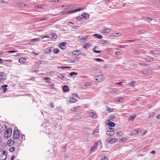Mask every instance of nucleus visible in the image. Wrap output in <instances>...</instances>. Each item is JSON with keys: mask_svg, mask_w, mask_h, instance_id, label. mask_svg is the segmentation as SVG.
Wrapping results in <instances>:
<instances>
[{"mask_svg": "<svg viewBox=\"0 0 160 160\" xmlns=\"http://www.w3.org/2000/svg\"><path fill=\"white\" fill-rule=\"evenodd\" d=\"M88 37V36L87 35H85L84 36L82 37L81 36H79L78 37V38H79L80 41L83 42V41L82 40H85L87 39Z\"/></svg>", "mask_w": 160, "mask_h": 160, "instance_id": "16", "label": "nucleus"}, {"mask_svg": "<svg viewBox=\"0 0 160 160\" xmlns=\"http://www.w3.org/2000/svg\"><path fill=\"white\" fill-rule=\"evenodd\" d=\"M5 79V73L0 72V82H2Z\"/></svg>", "mask_w": 160, "mask_h": 160, "instance_id": "9", "label": "nucleus"}, {"mask_svg": "<svg viewBox=\"0 0 160 160\" xmlns=\"http://www.w3.org/2000/svg\"><path fill=\"white\" fill-rule=\"evenodd\" d=\"M139 53H140L139 52V51L138 50H135L133 51V54L134 55H137L139 54Z\"/></svg>", "mask_w": 160, "mask_h": 160, "instance_id": "34", "label": "nucleus"}, {"mask_svg": "<svg viewBox=\"0 0 160 160\" xmlns=\"http://www.w3.org/2000/svg\"><path fill=\"white\" fill-rule=\"evenodd\" d=\"M63 89L64 92H67L68 90V86L65 85L63 88Z\"/></svg>", "mask_w": 160, "mask_h": 160, "instance_id": "32", "label": "nucleus"}, {"mask_svg": "<svg viewBox=\"0 0 160 160\" xmlns=\"http://www.w3.org/2000/svg\"><path fill=\"white\" fill-rule=\"evenodd\" d=\"M93 36L95 37H96L99 39H101L102 37V35L98 34H94Z\"/></svg>", "mask_w": 160, "mask_h": 160, "instance_id": "30", "label": "nucleus"}, {"mask_svg": "<svg viewBox=\"0 0 160 160\" xmlns=\"http://www.w3.org/2000/svg\"><path fill=\"white\" fill-rule=\"evenodd\" d=\"M139 131V129H136L135 130V131H134V132H135V133H134V135H135L138 134Z\"/></svg>", "mask_w": 160, "mask_h": 160, "instance_id": "49", "label": "nucleus"}, {"mask_svg": "<svg viewBox=\"0 0 160 160\" xmlns=\"http://www.w3.org/2000/svg\"><path fill=\"white\" fill-rule=\"evenodd\" d=\"M136 115L133 116H130L129 118V120H133L134 119H135V118L136 117Z\"/></svg>", "mask_w": 160, "mask_h": 160, "instance_id": "39", "label": "nucleus"}, {"mask_svg": "<svg viewBox=\"0 0 160 160\" xmlns=\"http://www.w3.org/2000/svg\"><path fill=\"white\" fill-rule=\"evenodd\" d=\"M52 47H48L45 50V52L46 53H49L52 52L51 49Z\"/></svg>", "mask_w": 160, "mask_h": 160, "instance_id": "15", "label": "nucleus"}, {"mask_svg": "<svg viewBox=\"0 0 160 160\" xmlns=\"http://www.w3.org/2000/svg\"><path fill=\"white\" fill-rule=\"evenodd\" d=\"M66 44V43L65 42H63L62 43H59L58 45V46L61 49L64 50L66 48L65 45Z\"/></svg>", "mask_w": 160, "mask_h": 160, "instance_id": "8", "label": "nucleus"}, {"mask_svg": "<svg viewBox=\"0 0 160 160\" xmlns=\"http://www.w3.org/2000/svg\"><path fill=\"white\" fill-rule=\"evenodd\" d=\"M50 38V37L49 35L48 34L47 35H46L44 37H42V38L43 39L44 38Z\"/></svg>", "mask_w": 160, "mask_h": 160, "instance_id": "56", "label": "nucleus"}, {"mask_svg": "<svg viewBox=\"0 0 160 160\" xmlns=\"http://www.w3.org/2000/svg\"><path fill=\"white\" fill-rule=\"evenodd\" d=\"M7 87L8 85H2V88L3 89V92L5 93L7 90Z\"/></svg>", "mask_w": 160, "mask_h": 160, "instance_id": "24", "label": "nucleus"}, {"mask_svg": "<svg viewBox=\"0 0 160 160\" xmlns=\"http://www.w3.org/2000/svg\"><path fill=\"white\" fill-rule=\"evenodd\" d=\"M53 52L55 54L58 53L59 52L58 49L56 48L53 50Z\"/></svg>", "mask_w": 160, "mask_h": 160, "instance_id": "41", "label": "nucleus"}, {"mask_svg": "<svg viewBox=\"0 0 160 160\" xmlns=\"http://www.w3.org/2000/svg\"><path fill=\"white\" fill-rule=\"evenodd\" d=\"M101 160H108V159L107 157L104 156L102 158Z\"/></svg>", "mask_w": 160, "mask_h": 160, "instance_id": "46", "label": "nucleus"}, {"mask_svg": "<svg viewBox=\"0 0 160 160\" xmlns=\"http://www.w3.org/2000/svg\"><path fill=\"white\" fill-rule=\"evenodd\" d=\"M70 102L74 103L76 102L77 100L76 99L74 98H71L70 99Z\"/></svg>", "mask_w": 160, "mask_h": 160, "instance_id": "37", "label": "nucleus"}, {"mask_svg": "<svg viewBox=\"0 0 160 160\" xmlns=\"http://www.w3.org/2000/svg\"><path fill=\"white\" fill-rule=\"evenodd\" d=\"M71 67H67V66H65V67H61V68L62 69H64L65 68H71Z\"/></svg>", "mask_w": 160, "mask_h": 160, "instance_id": "55", "label": "nucleus"}, {"mask_svg": "<svg viewBox=\"0 0 160 160\" xmlns=\"http://www.w3.org/2000/svg\"><path fill=\"white\" fill-rule=\"evenodd\" d=\"M108 67V65H107V64H105L104 66H103V68H104V69H106Z\"/></svg>", "mask_w": 160, "mask_h": 160, "instance_id": "61", "label": "nucleus"}, {"mask_svg": "<svg viewBox=\"0 0 160 160\" xmlns=\"http://www.w3.org/2000/svg\"><path fill=\"white\" fill-rule=\"evenodd\" d=\"M107 110L108 111V112H111L113 111V109H111L109 107H108L107 108Z\"/></svg>", "mask_w": 160, "mask_h": 160, "instance_id": "43", "label": "nucleus"}, {"mask_svg": "<svg viewBox=\"0 0 160 160\" xmlns=\"http://www.w3.org/2000/svg\"><path fill=\"white\" fill-rule=\"evenodd\" d=\"M43 79H44V80L47 81L48 80H50V78H49V77H48V78H44Z\"/></svg>", "mask_w": 160, "mask_h": 160, "instance_id": "60", "label": "nucleus"}, {"mask_svg": "<svg viewBox=\"0 0 160 160\" xmlns=\"http://www.w3.org/2000/svg\"><path fill=\"white\" fill-rule=\"evenodd\" d=\"M32 54H34V55L35 56H36V55H38V53H35V52H32Z\"/></svg>", "mask_w": 160, "mask_h": 160, "instance_id": "62", "label": "nucleus"}, {"mask_svg": "<svg viewBox=\"0 0 160 160\" xmlns=\"http://www.w3.org/2000/svg\"><path fill=\"white\" fill-rule=\"evenodd\" d=\"M39 40V38H34L31 41H38Z\"/></svg>", "mask_w": 160, "mask_h": 160, "instance_id": "59", "label": "nucleus"}, {"mask_svg": "<svg viewBox=\"0 0 160 160\" xmlns=\"http://www.w3.org/2000/svg\"><path fill=\"white\" fill-rule=\"evenodd\" d=\"M13 144L14 142L11 139H9L8 141L7 144L9 146H11Z\"/></svg>", "mask_w": 160, "mask_h": 160, "instance_id": "26", "label": "nucleus"}, {"mask_svg": "<svg viewBox=\"0 0 160 160\" xmlns=\"http://www.w3.org/2000/svg\"><path fill=\"white\" fill-rule=\"evenodd\" d=\"M123 100V98L122 97H120L118 98H116L115 101L116 102H120Z\"/></svg>", "mask_w": 160, "mask_h": 160, "instance_id": "29", "label": "nucleus"}, {"mask_svg": "<svg viewBox=\"0 0 160 160\" xmlns=\"http://www.w3.org/2000/svg\"><path fill=\"white\" fill-rule=\"evenodd\" d=\"M154 58L152 57H148L147 58H145V61L147 62H152L154 61Z\"/></svg>", "mask_w": 160, "mask_h": 160, "instance_id": "18", "label": "nucleus"}, {"mask_svg": "<svg viewBox=\"0 0 160 160\" xmlns=\"http://www.w3.org/2000/svg\"><path fill=\"white\" fill-rule=\"evenodd\" d=\"M111 31L110 29L108 28H105L102 29V33L103 34H107L109 33Z\"/></svg>", "mask_w": 160, "mask_h": 160, "instance_id": "11", "label": "nucleus"}, {"mask_svg": "<svg viewBox=\"0 0 160 160\" xmlns=\"http://www.w3.org/2000/svg\"><path fill=\"white\" fill-rule=\"evenodd\" d=\"M90 85V84L89 82H86L85 84V86H89Z\"/></svg>", "mask_w": 160, "mask_h": 160, "instance_id": "54", "label": "nucleus"}, {"mask_svg": "<svg viewBox=\"0 0 160 160\" xmlns=\"http://www.w3.org/2000/svg\"><path fill=\"white\" fill-rule=\"evenodd\" d=\"M50 34L52 36L51 38L52 39H56L57 38V35L54 33H51Z\"/></svg>", "mask_w": 160, "mask_h": 160, "instance_id": "27", "label": "nucleus"}, {"mask_svg": "<svg viewBox=\"0 0 160 160\" xmlns=\"http://www.w3.org/2000/svg\"><path fill=\"white\" fill-rule=\"evenodd\" d=\"M149 53L154 55H160V51L158 50H151L149 52Z\"/></svg>", "mask_w": 160, "mask_h": 160, "instance_id": "7", "label": "nucleus"}, {"mask_svg": "<svg viewBox=\"0 0 160 160\" xmlns=\"http://www.w3.org/2000/svg\"><path fill=\"white\" fill-rule=\"evenodd\" d=\"M72 6L71 5H68L65 6H62V7L64 8V9H67L72 8Z\"/></svg>", "mask_w": 160, "mask_h": 160, "instance_id": "22", "label": "nucleus"}, {"mask_svg": "<svg viewBox=\"0 0 160 160\" xmlns=\"http://www.w3.org/2000/svg\"><path fill=\"white\" fill-rule=\"evenodd\" d=\"M116 84L118 85H122V82H119L116 83Z\"/></svg>", "mask_w": 160, "mask_h": 160, "instance_id": "63", "label": "nucleus"}, {"mask_svg": "<svg viewBox=\"0 0 160 160\" xmlns=\"http://www.w3.org/2000/svg\"><path fill=\"white\" fill-rule=\"evenodd\" d=\"M118 141L117 138H113L111 139L108 141V142L110 143H113L116 142Z\"/></svg>", "mask_w": 160, "mask_h": 160, "instance_id": "28", "label": "nucleus"}, {"mask_svg": "<svg viewBox=\"0 0 160 160\" xmlns=\"http://www.w3.org/2000/svg\"><path fill=\"white\" fill-rule=\"evenodd\" d=\"M99 143H100V144H101V140H100L99 141L96 142L94 143V146L91 148V152L94 151V149L97 148L98 145Z\"/></svg>", "mask_w": 160, "mask_h": 160, "instance_id": "5", "label": "nucleus"}, {"mask_svg": "<svg viewBox=\"0 0 160 160\" xmlns=\"http://www.w3.org/2000/svg\"><path fill=\"white\" fill-rule=\"evenodd\" d=\"M27 59L25 58H21L19 59L18 61L20 63L24 64L26 62Z\"/></svg>", "mask_w": 160, "mask_h": 160, "instance_id": "13", "label": "nucleus"}, {"mask_svg": "<svg viewBox=\"0 0 160 160\" xmlns=\"http://www.w3.org/2000/svg\"><path fill=\"white\" fill-rule=\"evenodd\" d=\"M127 140V138H122L121 139V141L123 142L126 141Z\"/></svg>", "mask_w": 160, "mask_h": 160, "instance_id": "57", "label": "nucleus"}, {"mask_svg": "<svg viewBox=\"0 0 160 160\" xmlns=\"http://www.w3.org/2000/svg\"><path fill=\"white\" fill-rule=\"evenodd\" d=\"M136 83V81H132L131 82L129 83L130 84L131 86L133 88H134L135 87V85L134 84Z\"/></svg>", "mask_w": 160, "mask_h": 160, "instance_id": "31", "label": "nucleus"}, {"mask_svg": "<svg viewBox=\"0 0 160 160\" xmlns=\"http://www.w3.org/2000/svg\"><path fill=\"white\" fill-rule=\"evenodd\" d=\"M90 115L92 116V118H95L97 117V115L95 114L93 112H91Z\"/></svg>", "mask_w": 160, "mask_h": 160, "instance_id": "35", "label": "nucleus"}, {"mask_svg": "<svg viewBox=\"0 0 160 160\" xmlns=\"http://www.w3.org/2000/svg\"><path fill=\"white\" fill-rule=\"evenodd\" d=\"M77 20L79 21H81L83 20V18L80 17H77L76 18Z\"/></svg>", "mask_w": 160, "mask_h": 160, "instance_id": "44", "label": "nucleus"}, {"mask_svg": "<svg viewBox=\"0 0 160 160\" xmlns=\"http://www.w3.org/2000/svg\"><path fill=\"white\" fill-rule=\"evenodd\" d=\"M84 9H85V8H78V9H76L75 10H73L69 11L68 12H67L66 11L64 10L61 12L60 14L62 15H64V14H66L67 13H73V12H77L79 11H81L82 10H84Z\"/></svg>", "mask_w": 160, "mask_h": 160, "instance_id": "1", "label": "nucleus"}, {"mask_svg": "<svg viewBox=\"0 0 160 160\" xmlns=\"http://www.w3.org/2000/svg\"><path fill=\"white\" fill-rule=\"evenodd\" d=\"M150 69H145L141 71L143 75H147L149 73Z\"/></svg>", "mask_w": 160, "mask_h": 160, "instance_id": "14", "label": "nucleus"}, {"mask_svg": "<svg viewBox=\"0 0 160 160\" xmlns=\"http://www.w3.org/2000/svg\"><path fill=\"white\" fill-rule=\"evenodd\" d=\"M81 107L78 106L71 109L72 111H73L77 112L80 109Z\"/></svg>", "mask_w": 160, "mask_h": 160, "instance_id": "19", "label": "nucleus"}, {"mask_svg": "<svg viewBox=\"0 0 160 160\" xmlns=\"http://www.w3.org/2000/svg\"><path fill=\"white\" fill-rule=\"evenodd\" d=\"M103 78L102 75H98L96 77V80L98 82H101L103 80Z\"/></svg>", "mask_w": 160, "mask_h": 160, "instance_id": "6", "label": "nucleus"}, {"mask_svg": "<svg viewBox=\"0 0 160 160\" xmlns=\"http://www.w3.org/2000/svg\"><path fill=\"white\" fill-rule=\"evenodd\" d=\"M114 134V132L113 131H108L107 132V134L109 136H112Z\"/></svg>", "mask_w": 160, "mask_h": 160, "instance_id": "23", "label": "nucleus"}, {"mask_svg": "<svg viewBox=\"0 0 160 160\" xmlns=\"http://www.w3.org/2000/svg\"><path fill=\"white\" fill-rule=\"evenodd\" d=\"M47 18H43L42 19H41L40 20V21H43V20H47Z\"/></svg>", "mask_w": 160, "mask_h": 160, "instance_id": "64", "label": "nucleus"}, {"mask_svg": "<svg viewBox=\"0 0 160 160\" xmlns=\"http://www.w3.org/2000/svg\"><path fill=\"white\" fill-rule=\"evenodd\" d=\"M81 16L86 19H88L89 17L88 14L87 13H84L82 14Z\"/></svg>", "mask_w": 160, "mask_h": 160, "instance_id": "20", "label": "nucleus"}, {"mask_svg": "<svg viewBox=\"0 0 160 160\" xmlns=\"http://www.w3.org/2000/svg\"><path fill=\"white\" fill-rule=\"evenodd\" d=\"M123 133L122 132H119L117 133L116 135L117 136L119 137H121L122 135H123Z\"/></svg>", "mask_w": 160, "mask_h": 160, "instance_id": "36", "label": "nucleus"}, {"mask_svg": "<svg viewBox=\"0 0 160 160\" xmlns=\"http://www.w3.org/2000/svg\"><path fill=\"white\" fill-rule=\"evenodd\" d=\"M16 5L17 7H21L23 8L27 5V4L25 3H24L23 2H18L16 4Z\"/></svg>", "mask_w": 160, "mask_h": 160, "instance_id": "10", "label": "nucleus"}, {"mask_svg": "<svg viewBox=\"0 0 160 160\" xmlns=\"http://www.w3.org/2000/svg\"><path fill=\"white\" fill-rule=\"evenodd\" d=\"M98 130H94L93 131L92 134L93 135H94L95 134L98 133Z\"/></svg>", "mask_w": 160, "mask_h": 160, "instance_id": "48", "label": "nucleus"}, {"mask_svg": "<svg viewBox=\"0 0 160 160\" xmlns=\"http://www.w3.org/2000/svg\"><path fill=\"white\" fill-rule=\"evenodd\" d=\"M115 118V116L114 115L112 114L109 117L110 119L107 120L108 122H111L110 120L113 119Z\"/></svg>", "mask_w": 160, "mask_h": 160, "instance_id": "33", "label": "nucleus"}, {"mask_svg": "<svg viewBox=\"0 0 160 160\" xmlns=\"http://www.w3.org/2000/svg\"><path fill=\"white\" fill-rule=\"evenodd\" d=\"M50 2H52L55 3L59 2V0H50Z\"/></svg>", "mask_w": 160, "mask_h": 160, "instance_id": "51", "label": "nucleus"}, {"mask_svg": "<svg viewBox=\"0 0 160 160\" xmlns=\"http://www.w3.org/2000/svg\"><path fill=\"white\" fill-rule=\"evenodd\" d=\"M139 64L140 65H143L144 66H148L149 65L148 64H144L143 63H139Z\"/></svg>", "mask_w": 160, "mask_h": 160, "instance_id": "53", "label": "nucleus"}, {"mask_svg": "<svg viewBox=\"0 0 160 160\" xmlns=\"http://www.w3.org/2000/svg\"><path fill=\"white\" fill-rule=\"evenodd\" d=\"M78 74L77 72H71L70 73L69 75L70 76H72L74 75H77Z\"/></svg>", "mask_w": 160, "mask_h": 160, "instance_id": "38", "label": "nucleus"}, {"mask_svg": "<svg viewBox=\"0 0 160 160\" xmlns=\"http://www.w3.org/2000/svg\"><path fill=\"white\" fill-rule=\"evenodd\" d=\"M12 0H0V3H8Z\"/></svg>", "mask_w": 160, "mask_h": 160, "instance_id": "25", "label": "nucleus"}, {"mask_svg": "<svg viewBox=\"0 0 160 160\" xmlns=\"http://www.w3.org/2000/svg\"><path fill=\"white\" fill-rule=\"evenodd\" d=\"M17 51H7V53H14L17 52Z\"/></svg>", "mask_w": 160, "mask_h": 160, "instance_id": "50", "label": "nucleus"}, {"mask_svg": "<svg viewBox=\"0 0 160 160\" xmlns=\"http://www.w3.org/2000/svg\"><path fill=\"white\" fill-rule=\"evenodd\" d=\"M72 54L75 55H79L82 54V52L80 50H75L73 52Z\"/></svg>", "mask_w": 160, "mask_h": 160, "instance_id": "12", "label": "nucleus"}, {"mask_svg": "<svg viewBox=\"0 0 160 160\" xmlns=\"http://www.w3.org/2000/svg\"><path fill=\"white\" fill-rule=\"evenodd\" d=\"M13 137L15 139H18L19 137V130H16L14 131Z\"/></svg>", "mask_w": 160, "mask_h": 160, "instance_id": "4", "label": "nucleus"}, {"mask_svg": "<svg viewBox=\"0 0 160 160\" xmlns=\"http://www.w3.org/2000/svg\"><path fill=\"white\" fill-rule=\"evenodd\" d=\"M15 150V148L14 147H11L9 148V151L10 152H13Z\"/></svg>", "mask_w": 160, "mask_h": 160, "instance_id": "45", "label": "nucleus"}, {"mask_svg": "<svg viewBox=\"0 0 160 160\" xmlns=\"http://www.w3.org/2000/svg\"><path fill=\"white\" fill-rule=\"evenodd\" d=\"M12 130L11 128H8L5 131L4 134V137L5 138H9L11 135Z\"/></svg>", "mask_w": 160, "mask_h": 160, "instance_id": "2", "label": "nucleus"}, {"mask_svg": "<svg viewBox=\"0 0 160 160\" xmlns=\"http://www.w3.org/2000/svg\"><path fill=\"white\" fill-rule=\"evenodd\" d=\"M43 6L42 5H41L40 6L38 5H37L35 6V8L36 9L40 8H43Z\"/></svg>", "mask_w": 160, "mask_h": 160, "instance_id": "40", "label": "nucleus"}, {"mask_svg": "<svg viewBox=\"0 0 160 160\" xmlns=\"http://www.w3.org/2000/svg\"><path fill=\"white\" fill-rule=\"evenodd\" d=\"M93 52L97 53H100L101 52V51L100 50L97 51L95 48H94L93 49Z\"/></svg>", "mask_w": 160, "mask_h": 160, "instance_id": "42", "label": "nucleus"}, {"mask_svg": "<svg viewBox=\"0 0 160 160\" xmlns=\"http://www.w3.org/2000/svg\"><path fill=\"white\" fill-rule=\"evenodd\" d=\"M106 124L110 127H114L115 125V123L111 122H108V123H107Z\"/></svg>", "mask_w": 160, "mask_h": 160, "instance_id": "21", "label": "nucleus"}, {"mask_svg": "<svg viewBox=\"0 0 160 160\" xmlns=\"http://www.w3.org/2000/svg\"><path fill=\"white\" fill-rule=\"evenodd\" d=\"M91 46V45L90 44L88 43H86L83 45V47L85 49H88Z\"/></svg>", "mask_w": 160, "mask_h": 160, "instance_id": "17", "label": "nucleus"}, {"mask_svg": "<svg viewBox=\"0 0 160 160\" xmlns=\"http://www.w3.org/2000/svg\"><path fill=\"white\" fill-rule=\"evenodd\" d=\"M5 152L3 150L0 151V160H6L7 158V155Z\"/></svg>", "mask_w": 160, "mask_h": 160, "instance_id": "3", "label": "nucleus"}, {"mask_svg": "<svg viewBox=\"0 0 160 160\" xmlns=\"http://www.w3.org/2000/svg\"><path fill=\"white\" fill-rule=\"evenodd\" d=\"M144 18L145 20H149V21H151L152 20V18L148 17H145Z\"/></svg>", "mask_w": 160, "mask_h": 160, "instance_id": "47", "label": "nucleus"}, {"mask_svg": "<svg viewBox=\"0 0 160 160\" xmlns=\"http://www.w3.org/2000/svg\"><path fill=\"white\" fill-rule=\"evenodd\" d=\"M95 60L96 61H98V62H103V60L102 59H100V58H96L95 59Z\"/></svg>", "mask_w": 160, "mask_h": 160, "instance_id": "52", "label": "nucleus"}, {"mask_svg": "<svg viewBox=\"0 0 160 160\" xmlns=\"http://www.w3.org/2000/svg\"><path fill=\"white\" fill-rule=\"evenodd\" d=\"M50 106L52 108H53L54 107V103L52 102H51V103L50 104Z\"/></svg>", "mask_w": 160, "mask_h": 160, "instance_id": "58", "label": "nucleus"}]
</instances>
